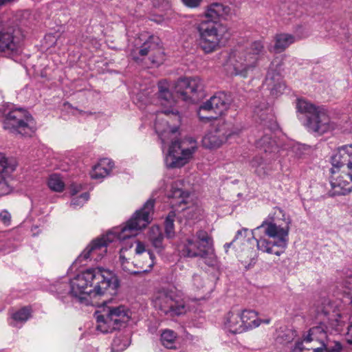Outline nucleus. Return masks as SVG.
<instances>
[{
  "instance_id": "obj_1",
  "label": "nucleus",
  "mask_w": 352,
  "mask_h": 352,
  "mask_svg": "<svg viewBox=\"0 0 352 352\" xmlns=\"http://www.w3.org/2000/svg\"><path fill=\"white\" fill-rule=\"evenodd\" d=\"M57 292H69L86 305H99L98 300L106 294L114 295L119 287L118 277L111 272L102 267L91 268L76 275L69 283L56 285Z\"/></svg>"
},
{
  "instance_id": "obj_2",
  "label": "nucleus",
  "mask_w": 352,
  "mask_h": 352,
  "mask_svg": "<svg viewBox=\"0 0 352 352\" xmlns=\"http://www.w3.org/2000/svg\"><path fill=\"white\" fill-rule=\"evenodd\" d=\"M154 201V199H149L143 208L137 210L124 226L115 228L107 234L93 240L78 256L79 261L82 262L88 258L98 261L107 253V248L109 243L135 236L138 230L146 228L151 222Z\"/></svg>"
},
{
  "instance_id": "obj_3",
  "label": "nucleus",
  "mask_w": 352,
  "mask_h": 352,
  "mask_svg": "<svg viewBox=\"0 0 352 352\" xmlns=\"http://www.w3.org/2000/svg\"><path fill=\"white\" fill-rule=\"evenodd\" d=\"M291 223V218L283 210L274 208L263 223L252 231L258 250L280 256L287 247Z\"/></svg>"
},
{
  "instance_id": "obj_4",
  "label": "nucleus",
  "mask_w": 352,
  "mask_h": 352,
  "mask_svg": "<svg viewBox=\"0 0 352 352\" xmlns=\"http://www.w3.org/2000/svg\"><path fill=\"white\" fill-rule=\"evenodd\" d=\"M157 104L162 110L157 113L155 129L163 144L166 143V136L169 133L175 134L181 123L182 117L175 107L177 100L170 92L166 81H160L157 85Z\"/></svg>"
},
{
  "instance_id": "obj_5",
  "label": "nucleus",
  "mask_w": 352,
  "mask_h": 352,
  "mask_svg": "<svg viewBox=\"0 0 352 352\" xmlns=\"http://www.w3.org/2000/svg\"><path fill=\"white\" fill-rule=\"evenodd\" d=\"M265 47L261 41H256L245 46H238L232 50L224 65L227 73L230 76H239L247 78L257 67Z\"/></svg>"
},
{
  "instance_id": "obj_6",
  "label": "nucleus",
  "mask_w": 352,
  "mask_h": 352,
  "mask_svg": "<svg viewBox=\"0 0 352 352\" xmlns=\"http://www.w3.org/2000/svg\"><path fill=\"white\" fill-rule=\"evenodd\" d=\"M179 248L184 256L201 257L208 266L217 263L212 238L205 230H200L195 235L186 238Z\"/></svg>"
},
{
  "instance_id": "obj_7",
  "label": "nucleus",
  "mask_w": 352,
  "mask_h": 352,
  "mask_svg": "<svg viewBox=\"0 0 352 352\" xmlns=\"http://www.w3.org/2000/svg\"><path fill=\"white\" fill-rule=\"evenodd\" d=\"M331 164L333 168H331V173L334 174L335 168H339L346 166L351 172L349 174L340 175L336 178L332 177L331 186L334 190V195H346L351 192L352 185L347 179L352 182V145H344L339 147L336 153L331 157Z\"/></svg>"
},
{
  "instance_id": "obj_8",
  "label": "nucleus",
  "mask_w": 352,
  "mask_h": 352,
  "mask_svg": "<svg viewBox=\"0 0 352 352\" xmlns=\"http://www.w3.org/2000/svg\"><path fill=\"white\" fill-rule=\"evenodd\" d=\"M196 28L199 35L198 45L206 54L219 50L228 34L227 26L221 23L200 21Z\"/></svg>"
},
{
  "instance_id": "obj_9",
  "label": "nucleus",
  "mask_w": 352,
  "mask_h": 352,
  "mask_svg": "<svg viewBox=\"0 0 352 352\" xmlns=\"http://www.w3.org/2000/svg\"><path fill=\"white\" fill-rule=\"evenodd\" d=\"M129 318V311L125 306L107 307L102 314L96 316V329L104 333H109L124 325Z\"/></svg>"
},
{
  "instance_id": "obj_10",
  "label": "nucleus",
  "mask_w": 352,
  "mask_h": 352,
  "mask_svg": "<svg viewBox=\"0 0 352 352\" xmlns=\"http://www.w3.org/2000/svg\"><path fill=\"white\" fill-rule=\"evenodd\" d=\"M197 149V142L192 138L173 141L166 157L165 162L169 168H179L185 165Z\"/></svg>"
},
{
  "instance_id": "obj_11",
  "label": "nucleus",
  "mask_w": 352,
  "mask_h": 352,
  "mask_svg": "<svg viewBox=\"0 0 352 352\" xmlns=\"http://www.w3.org/2000/svg\"><path fill=\"white\" fill-rule=\"evenodd\" d=\"M32 117L23 109L10 111L3 121V128L14 134L31 135L34 133Z\"/></svg>"
},
{
  "instance_id": "obj_12",
  "label": "nucleus",
  "mask_w": 352,
  "mask_h": 352,
  "mask_svg": "<svg viewBox=\"0 0 352 352\" xmlns=\"http://www.w3.org/2000/svg\"><path fill=\"white\" fill-rule=\"evenodd\" d=\"M241 129L232 122L219 120L203 138V146L208 148H216L221 146L226 140L233 135L239 134Z\"/></svg>"
},
{
  "instance_id": "obj_13",
  "label": "nucleus",
  "mask_w": 352,
  "mask_h": 352,
  "mask_svg": "<svg viewBox=\"0 0 352 352\" xmlns=\"http://www.w3.org/2000/svg\"><path fill=\"white\" fill-rule=\"evenodd\" d=\"M230 96L224 92H218L199 107L198 116L201 120L217 118L226 111L230 104Z\"/></svg>"
},
{
  "instance_id": "obj_14",
  "label": "nucleus",
  "mask_w": 352,
  "mask_h": 352,
  "mask_svg": "<svg viewBox=\"0 0 352 352\" xmlns=\"http://www.w3.org/2000/svg\"><path fill=\"white\" fill-rule=\"evenodd\" d=\"M155 307L166 314L179 316L185 314L189 307L183 300L176 298L172 292H160L154 300Z\"/></svg>"
},
{
  "instance_id": "obj_15",
  "label": "nucleus",
  "mask_w": 352,
  "mask_h": 352,
  "mask_svg": "<svg viewBox=\"0 0 352 352\" xmlns=\"http://www.w3.org/2000/svg\"><path fill=\"white\" fill-rule=\"evenodd\" d=\"M204 89L202 80L198 77L180 78L176 82L175 91L184 101L193 100V96Z\"/></svg>"
},
{
  "instance_id": "obj_16",
  "label": "nucleus",
  "mask_w": 352,
  "mask_h": 352,
  "mask_svg": "<svg viewBox=\"0 0 352 352\" xmlns=\"http://www.w3.org/2000/svg\"><path fill=\"white\" fill-rule=\"evenodd\" d=\"M130 55L136 61L142 60V57L149 55L151 63L155 65H160L164 60L163 52L153 41V38L144 42L140 48L133 49Z\"/></svg>"
},
{
  "instance_id": "obj_17",
  "label": "nucleus",
  "mask_w": 352,
  "mask_h": 352,
  "mask_svg": "<svg viewBox=\"0 0 352 352\" xmlns=\"http://www.w3.org/2000/svg\"><path fill=\"white\" fill-rule=\"evenodd\" d=\"M128 250L126 247H123L120 251V261L122 269L124 272L130 274H136L140 272H148L155 264V256L149 251L145 255L146 261L142 263L135 264L130 262L126 258V252Z\"/></svg>"
},
{
  "instance_id": "obj_18",
  "label": "nucleus",
  "mask_w": 352,
  "mask_h": 352,
  "mask_svg": "<svg viewBox=\"0 0 352 352\" xmlns=\"http://www.w3.org/2000/svg\"><path fill=\"white\" fill-rule=\"evenodd\" d=\"M307 127L311 131L323 134L333 129L332 123L327 111L320 107L307 119Z\"/></svg>"
},
{
  "instance_id": "obj_19",
  "label": "nucleus",
  "mask_w": 352,
  "mask_h": 352,
  "mask_svg": "<svg viewBox=\"0 0 352 352\" xmlns=\"http://www.w3.org/2000/svg\"><path fill=\"white\" fill-rule=\"evenodd\" d=\"M16 166L14 159L7 158L4 155L0 154V196L11 192L7 178L15 170Z\"/></svg>"
},
{
  "instance_id": "obj_20",
  "label": "nucleus",
  "mask_w": 352,
  "mask_h": 352,
  "mask_svg": "<svg viewBox=\"0 0 352 352\" xmlns=\"http://www.w3.org/2000/svg\"><path fill=\"white\" fill-rule=\"evenodd\" d=\"M20 50L19 38L14 36L10 32L3 29L0 25V52L17 54Z\"/></svg>"
},
{
  "instance_id": "obj_21",
  "label": "nucleus",
  "mask_w": 352,
  "mask_h": 352,
  "mask_svg": "<svg viewBox=\"0 0 352 352\" xmlns=\"http://www.w3.org/2000/svg\"><path fill=\"white\" fill-rule=\"evenodd\" d=\"M230 13V8L221 3H212L208 5L204 16L207 19L201 21H212L219 23L220 19H225Z\"/></svg>"
},
{
  "instance_id": "obj_22",
  "label": "nucleus",
  "mask_w": 352,
  "mask_h": 352,
  "mask_svg": "<svg viewBox=\"0 0 352 352\" xmlns=\"http://www.w3.org/2000/svg\"><path fill=\"white\" fill-rule=\"evenodd\" d=\"M183 182L181 180L174 182L171 185V189L168 195L170 204L172 208H177L187 203L189 193L182 188Z\"/></svg>"
},
{
  "instance_id": "obj_23",
  "label": "nucleus",
  "mask_w": 352,
  "mask_h": 352,
  "mask_svg": "<svg viewBox=\"0 0 352 352\" xmlns=\"http://www.w3.org/2000/svg\"><path fill=\"white\" fill-rule=\"evenodd\" d=\"M271 109L265 102L261 106H256L254 109V118L256 121L266 126L270 131L274 130L277 127L276 122L271 113Z\"/></svg>"
},
{
  "instance_id": "obj_24",
  "label": "nucleus",
  "mask_w": 352,
  "mask_h": 352,
  "mask_svg": "<svg viewBox=\"0 0 352 352\" xmlns=\"http://www.w3.org/2000/svg\"><path fill=\"white\" fill-rule=\"evenodd\" d=\"M276 62L277 60H274L272 63L265 79L266 84L271 89L272 94L275 96L281 94L285 88V84L281 81L279 72L274 69L275 64L278 65Z\"/></svg>"
},
{
  "instance_id": "obj_25",
  "label": "nucleus",
  "mask_w": 352,
  "mask_h": 352,
  "mask_svg": "<svg viewBox=\"0 0 352 352\" xmlns=\"http://www.w3.org/2000/svg\"><path fill=\"white\" fill-rule=\"evenodd\" d=\"M241 321L240 310L230 311L224 317L223 328L234 334L241 333L244 332V328Z\"/></svg>"
},
{
  "instance_id": "obj_26",
  "label": "nucleus",
  "mask_w": 352,
  "mask_h": 352,
  "mask_svg": "<svg viewBox=\"0 0 352 352\" xmlns=\"http://www.w3.org/2000/svg\"><path fill=\"white\" fill-rule=\"evenodd\" d=\"M240 315L244 332L258 327L261 324V319L258 318L257 313L253 310L240 311Z\"/></svg>"
},
{
  "instance_id": "obj_27",
  "label": "nucleus",
  "mask_w": 352,
  "mask_h": 352,
  "mask_svg": "<svg viewBox=\"0 0 352 352\" xmlns=\"http://www.w3.org/2000/svg\"><path fill=\"white\" fill-rule=\"evenodd\" d=\"M113 167V162L107 158L102 159L90 172L92 179H100L108 175Z\"/></svg>"
},
{
  "instance_id": "obj_28",
  "label": "nucleus",
  "mask_w": 352,
  "mask_h": 352,
  "mask_svg": "<svg viewBox=\"0 0 352 352\" xmlns=\"http://www.w3.org/2000/svg\"><path fill=\"white\" fill-rule=\"evenodd\" d=\"M148 239L157 253H161L164 250L163 234L158 226H153L150 228L148 232Z\"/></svg>"
},
{
  "instance_id": "obj_29",
  "label": "nucleus",
  "mask_w": 352,
  "mask_h": 352,
  "mask_svg": "<svg viewBox=\"0 0 352 352\" xmlns=\"http://www.w3.org/2000/svg\"><path fill=\"white\" fill-rule=\"evenodd\" d=\"M274 50L276 52H281L288 47L291 44L294 43L296 39V37L289 34H279L276 35Z\"/></svg>"
},
{
  "instance_id": "obj_30",
  "label": "nucleus",
  "mask_w": 352,
  "mask_h": 352,
  "mask_svg": "<svg viewBox=\"0 0 352 352\" xmlns=\"http://www.w3.org/2000/svg\"><path fill=\"white\" fill-rule=\"evenodd\" d=\"M327 329V327L324 324L311 328L307 334L304 336L303 342L309 343L322 339L325 337Z\"/></svg>"
},
{
  "instance_id": "obj_31",
  "label": "nucleus",
  "mask_w": 352,
  "mask_h": 352,
  "mask_svg": "<svg viewBox=\"0 0 352 352\" xmlns=\"http://www.w3.org/2000/svg\"><path fill=\"white\" fill-rule=\"evenodd\" d=\"M256 147L263 149L265 153L275 152L277 150V146L274 140L269 134H265L263 137L258 140L256 142Z\"/></svg>"
},
{
  "instance_id": "obj_32",
  "label": "nucleus",
  "mask_w": 352,
  "mask_h": 352,
  "mask_svg": "<svg viewBox=\"0 0 352 352\" xmlns=\"http://www.w3.org/2000/svg\"><path fill=\"white\" fill-rule=\"evenodd\" d=\"M251 166L254 168V172L261 177L267 175L270 170L267 164L261 157H255L250 162Z\"/></svg>"
},
{
  "instance_id": "obj_33",
  "label": "nucleus",
  "mask_w": 352,
  "mask_h": 352,
  "mask_svg": "<svg viewBox=\"0 0 352 352\" xmlns=\"http://www.w3.org/2000/svg\"><path fill=\"white\" fill-rule=\"evenodd\" d=\"M130 344V338L128 335L120 334L113 340L111 349L113 352H121Z\"/></svg>"
},
{
  "instance_id": "obj_34",
  "label": "nucleus",
  "mask_w": 352,
  "mask_h": 352,
  "mask_svg": "<svg viewBox=\"0 0 352 352\" xmlns=\"http://www.w3.org/2000/svg\"><path fill=\"white\" fill-rule=\"evenodd\" d=\"M320 107H316L305 99H298L296 102V109L298 111L304 113L308 118L311 116Z\"/></svg>"
},
{
  "instance_id": "obj_35",
  "label": "nucleus",
  "mask_w": 352,
  "mask_h": 352,
  "mask_svg": "<svg viewBox=\"0 0 352 352\" xmlns=\"http://www.w3.org/2000/svg\"><path fill=\"white\" fill-rule=\"evenodd\" d=\"M31 317V309L29 307H23L12 314V319L14 322V326L18 322L23 323Z\"/></svg>"
},
{
  "instance_id": "obj_36",
  "label": "nucleus",
  "mask_w": 352,
  "mask_h": 352,
  "mask_svg": "<svg viewBox=\"0 0 352 352\" xmlns=\"http://www.w3.org/2000/svg\"><path fill=\"white\" fill-rule=\"evenodd\" d=\"M177 338L176 333L170 329H165L161 333L162 344L169 349H172Z\"/></svg>"
},
{
  "instance_id": "obj_37",
  "label": "nucleus",
  "mask_w": 352,
  "mask_h": 352,
  "mask_svg": "<svg viewBox=\"0 0 352 352\" xmlns=\"http://www.w3.org/2000/svg\"><path fill=\"white\" fill-rule=\"evenodd\" d=\"M175 213L171 211L168 213L165 220V232L167 238L171 239L175 236L174 221Z\"/></svg>"
},
{
  "instance_id": "obj_38",
  "label": "nucleus",
  "mask_w": 352,
  "mask_h": 352,
  "mask_svg": "<svg viewBox=\"0 0 352 352\" xmlns=\"http://www.w3.org/2000/svg\"><path fill=\"white\" fill-rule=\"evenodd\" d=\"M49 188L56 192H61L64 189V183L57 175H52L48 180Z\"/></svg>"
},
{
  "instance_id": "obj_39",
  "label": "nucleus",
  "mask_w": 352,
  "mask_h": 352,
  "mask_svg": "<svg viewBox=\"0 0 352 352\" xmlns=\"http://www.w3.org/2000/svg\"><path fill=\"white\" fill-rule=\"evenodd\" d=\"M312 352H341L342 346L340 344L336 342L333 346H326L324 344L321 346L313 348Z\"/></svg>"
},
{
  "instance_id": "obj_40",
  "label": "nucleus",
  "mask_w": 352,
  "mask_h": 352,
  "mask_svg": "<svg viewBox=\"0 0 352 352\" xmlns=\"http://www.w3.org/2000/svg\"><path fill=\"white\" fill-rule=\"evenodd\" d=\"M182 210L184 215L189 219H197L200 214V210L197 206L182 208Z\"/></svg>"
},
{
  "instance_id": "obj_41",
  "label": "nucleus",
  "mask_w": 352,
  "mask_h": 352,
  "mask_svg": "<svg viewBox=\"0 0 352 352\" xmlns=\"http://www.w3.org/2000/svg\"><path fill=\"white\" fill-rule=\"evenodd\" d=\"M89 194L87 192L82 194L79 197H75L72 199L71 206L74 208L81 207L89 199Z\"/></svg>"
},
{
  "instance_id": "obj_42",
  "label": "nucleus",
  "mask_w": 352,
  "mask_h": 352,
  "mask_svg": "<svg viewBox=\"0 0 352 352\" xmlns=\"http://www.w3.org/2000/svg\"><path fill=\"white\" fill-rule=\"evenodd\" d=\"M192 286L195 289L200 290L205 286V281L199 274H194L192 276Z\"/></svg>"
},
{
  "instance_id": "obj_43",
  "label": "nucleus",
  "mask_w": 352,
  "mask_h": 352,
  "mask_svg": "<svg viewBox=\"0 0 352 352\" xmlns=\"http://www.w3.org/2000/svg\"><path fill=\"white\" fill-rule=\"evenodd\" d=\"M331 327L334 329L336 331H340L342 330L343 324L342 322L338 318L332 319L330 324Z\"/></svg>"
},
{
  "instance_id": "obj_44",
  "label": "nucleus",
  "mask_w": 352,
  "mask_h": 352,
  "mask_svg": "<svg viewBox=\"0 0 352 352\" xmlns=\"http://www.w3.org/2000/svg\"><path fill=\"white\" fill-rule=\"evenodd\" d=\"M135 243H136L135 252L137 255H140L146 252L145 245L143 243L139 241H135Z\"/></svg>"
},
{
  "instance_id": "obj_45",
  "label": "nucleus",
  "mask_w": 352,
  "mask_h": 352,
  "mask_svg": "<svg viewBox=\"0 0 352 352\" xmlns=\"http://www.w3.org/2000/svg\"><path fill=\"white\" fill-rule=\"evenodd\" d=\"M202 0H182L183 3L189 8L198 7Z\"/></svg>"
},
{
  "instance_id": "obj_46",
  "label": "nucleus",
  "mask_w": 352,
  "mask_h": 352,
  "mask_svg": "<svg viewBox=\"0 0 352 352\" xmlns=\"http://www.w3.org/2000/svg\"><path fill=\"white\" fill-rule=\"evenodd\" d=\"M0 219L5 224H9L10 222L11 215L8 211H2L0 213Z\"/></svg>"
},
{
  "instance_id": "obj_47",
  "label": "nucleus",
  "mask_w": 352,
  "mask_h": 352,
  "mask_svg": "<svg viewBox=\"0 0 352 352\" xmlns=\"http://www.w3.org/2000/svg\"><path fill=\"white\" fill-rule=\"evenodd\" d=\"M248 232V229H242L237 231L236 234L234 237V240L238 239L239 237L244 238L246 236V234Z\"/></svg>"
},
{
  "instance_id": "obj_48",
  "label": "nucleus",
  "mask_w": 352,
  "mask_h": 352,
  "mask_svg": "<svg viewBox=\"0 0 352 352\" xmlns=\"http://www.w3.org/2000/svg\"><path fill=\"white\" fill-rule=\"evenodd\" d=\"M346 340L349 343L352 344V322L347 328Z\"/></svg>"
},
{
  "instance_id": "obj_49",
  "label": "nucleus",
  "mask_w": 352,
  "mask_h": 352,
  "mask_svg": "<svg viewBox=\"0 0 352 352\" xmlns=\"http://www.w3.org/2000/svg\"><path fill=\"white\" fill-rule=\"evenodd\" d=\"M232 245V242L227 243L224 245V249H225L226 252L228 251V249L231 247Z\"/></svg>"
},
{
  "instance_id": "obj_50",
  "label": "nucleus",
  "mask_w": 352,
  "mask_h": 352,
  "mask_svg": "<svg viewBox=\"0 0 352 352\" xmlns=\"http://www.w3.org/2000/svg\"><path fill=\"white\" fill-rule=\"evenodd\" d=\"M14 0H0V6L7 3L13 1Z\"/></svg>"
},
{
  "instance_id": "obj_51",
  "label": "nucleus",
  "mask_w": 352,
  "mask_h": 352,
  "mask_svg": "<svg viewBox=\"0 0 352 352\" xmlns=\"http://www.w3.org/2000/svg\"><path fill=\"white\" fill-rule=\"evenodd\" d=\"M261 323H264V324H270L271 320L270 318H267V319H264V320H261Z\"/></svg>"
},
{
  "instance_id": "obj_52",
  "label": "nucleus",
  "mask_w": 352,
  "mask_h": 352,
  "mask_svg": "<svg viewBox=\"0 0 352 352\" xmlns=\"http://www.w3.org/2000/svg\"><path fill=\"white\" fill-rule=\"evenodd\" d=\"M296 348L299 349L300 350H303L304 349V347L302 346V342H298L296 344Z\"/></svg>"
},
{
  "instance_id": "obj_53",
  "label": "nucleus",
  "mask_w": 352,
  "mask_h": 352,
  "mask_svg": "<svg viewBox=\"0 0 352 352\" xmlns=\"http://www.w3.org/2000/svg\"><path fill=\"white\" fill-rule=\"evenodd\" d=\"M72 194L74 195V194L77 193L79 191V190L73 188V186H72Z\"/></svg>"
},
{
  "instance_id": "obj_54",
  "label": "nucleus",
  "mask_w": 352,
  "mask_h": 352,
  "mask_svg": "<svg viewBox=\"0 0 352 352\" xmlns=\"http://www.w3.org/2000/svg\"><path fill=\"white\" fill-rule=\"evenodd\" d=\"M133 246L132 243H130L129 246V248H131Z\"/></svg>"
}]
</instances>
